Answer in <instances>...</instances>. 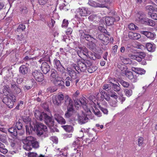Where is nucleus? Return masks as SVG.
<instances>
[{
	"label": "nucleus",
	"mask_w": 157,
	"mask_h": 157,
	"mask_svg": "<svg viewBox=\"0 0 157 157\" xmlns=\"http://www.w3.org/2000/svg\"><path fill=\"white\" fill-rule=\"evenodd\" d=\"M22 141L24 144L23 148L27 151H30L33 148H37L39 146V143L36 139L32 136H27Z\"/></svg>",
	"instance_id": "obj_1"
},
{
	"label": "nucleus",
	"mask_w": 157,
	"mask_h": 157,
	"mask_svg": "<svg viewBox=\"0 0 157 157\" xmlns=\"http://www.w3.org/2000/svg\"><path fill=\"white\" fill-rule=\"evenodd\" d=\"M78 66L75 68V70L79 72L78 70L81 71H84L87 67L92 65L91 62L87 59H81L77 62Z\"/></svg>",
	"instance_id": "obj_2"
},
{
	"label": "nucleus",
	"mask_w": 157,
	"mask_h": 157,
	"mask_svg": "<svg viewBox=\"0 0 157 157\" xmlns=\"http://www.w3.org/2000/svg\"><path fill=\"white\" fill-rule=\"evenodd\" d=\"M65 99H67L65 101L64 105L67 106V111L65 115L66 118H69L73 113V101L68 96L66 97Z\"/></svg>",
	"instance_id": "obj_3"
},
{
	"label": "nucleus",
	"mask_w": 157,
	"mask_h": 157,
	"mask_svg": "<svg viewBox=\"0 0 157 157\" xmlns=\"http://www.w3.org/2000/svg\"><path fill=\"white\" fill-rule=\"evenodd\" d=\"M34 127L38 136L43 135L45 137L48 136V133L47 132V128L45 125L41 123H37Z\"/></svg>",
	"instance_id": "obj_4"
},
{
	"label": "nucleus",
	"mask_w": 157,
	"mask_h": 157,
	"mask_svg": "<svg viewBox=\"0 0 157 157\" xmlns=\"http://www.w3.org/2000/svg\"><path fill=\"white\" fill-rule=\"evenodd\" d=\"M67 95L64 96L61 93H59L56 95H53L52 96V102L53 103L56 105L59 106L61 105V101H63L64 98L65 101L67 99L65 97Z\"/></svg>",
	"instance_id": "obj_5"
},
{
	"label": "nucleus",
	"mask_w": 157,
	"mask_h": 157,
	"mask_svg": "<svg viewBox=\"0 0 157 157\" xmlns=\"http://www.w3.org/2000/svg\"><path fill=\"white\" fill-rule=\"evenodd\" d=\"M32 75L36 81L39 82H42L44 79V75L40 70H35L33 71Z\"/></svg>",
	"instance_id": "obj_6"
},
{
	"label": "nucleus",
	"mask_w": 157,
	"mask_h": 157,
	"mask_svg": "<svg viewBox=\"0 0 157 157\" xmlns=\"http://www.w3.org/2000/svg\"><path fill=\"white\" fill-rule=\"evenodd\" d=\"M146 56L145 53L143 52H140L138 55H133L132 54H129L128 56L132 59H134L138 62L141 61L142 59H144Z\"/></svg>",
	"instance_id": "obj_7"
},
{
	"label": "nucleus",
	"mask_w": 157,
	"mask_h": 157,
	"mask_svg": "<svg viewBox=\"0 0 157 157\" xmlns=\"http://www.w3.org/2000/svg\"><path fill=\"white\" fill-rule=\"evenodd\" d=\"M43 61V59H40L38 62L40 64L42 62L41 67V70L44 74H46L50 70V68L47 63Z\"/></svg>",
	"instance_id": "obj_8"
},
{
	"label": "nucleus",
	"mask_w": 157,
	"mask_h": 157,
	"mask_svg": "<svg viewBox=\"0 0 157 157\" xmlns=\"http://www.w3.org/2000/svg\"><path fill=\"white\" fill-rule=\"evenodd\" d=\"M144 16L145 14L144 13L139 12L137 14L136 21L141 24L146 25L147 21L148 20V18L144 17Z\"/></svg>",
	"instance_id": "obj_9"
},
{
	"label": "nucleus",
	"mask_w": 157,
	"mask_h": 157,
	"mask_svg": "<svg viewBox=\"0 0 157 157\" xmlns=\"http://www.w3.org/2000/svg\"><path fill=\"white\" fill-rule=\"evenodd\" d=\"M43 120L44 119L45 123L49 127H52L54 125V120L50 116L48 115L46 113L43 115Z\"/></svg>",
	"instance_id": "obj_10"
},
{
	"label": "nucleus",
	"mask_w": 157,
	"mask_h": 157,
	"mask_svg": "<svg viewBox=\"0 0 157 157\" xmlns=\"http://www.w3.org/2000/svg\"><path fill=\"white\" fill-rule=\"evenodd\" d=\"M88 51L87 49L85 47H79L77 53L78 56L81 58L83 57V56H88Z\"/></svg>",
	"instance_id": "obj_11"
},
{
	"label": "nucleus",
	"mask_w": 157,
	"mask_h": 157,
	"mask_svg": "<svg viewBox=\"0 0 157 157\" xmlns=\"http://www.w3.org/2000/svg\"><path fill=\"white\" fill-rule=\"evenodd\" d=\"M53 63L55 68L59 71L63 72L65 70L64 68L61 64L59 60L56 59L54 60Z\"/></svg>",
	"instance_id": "obj_12"
},
{
	"label": "nucleus",
	"mask_w": 157,
	"mask_h": 157,
	"mask_svg": "<svg viewBox=\"0 0 157 157\" xmlns=\"http://www.w3.org/2000/svg\"><path fill=\"white\" fill-rule=\"evenodd\" d=\"M12 97H6L3 100V102L5 103L9 108H12L14 105L13 102L12 101Z\"/></svg>",
	"instance_id": "obj_13"
},
{
	"label": "nucleus",
	"mask_w": 157,
	"mask_h": 157,
	"mask_svg": "<svg viewBox=\"0 0 157 157\" xmlns=\"http://www.w3.org/2000/svg\"><path fill=\"white\" fill-rule=\"evenodd\" d=\"M81 37L82 39H85L88 41H93L94 40V42L97 41V40L92 36L84 32L81 33Z\"/></svg>",
	"instance_id": "obj_14"
},
{
	"label": "nucleus",
	"mask_w": 157,
	"mask_h": 157,
	"mask_svg": "<svg viewBox=\"0 0 157 157\" xmlns=\"http://www.w3.org/2000/svg\"><path fill=\"white\" fill-rule=\"evenodd\" d=\"M51 73L50 75V79L52 82H53L60 78L59 76V74L57 71L54 69H52Z\"/></svg>",
	"instance_id": "obj_15"
},
{
	"label": "nucleus",
	"mask_w": 157,
	"mask_h": 157,
	"mask_svg": "<svg viewBox=\"0 0 157 157\" xmlns=\"http://www.w3.org/2000/svg\"><path fill=\"white\" fill-rule=\"evenodd\" d=\"M98 38L104 44L107 45L109 43V38L103 34L98 35Z\"/></svg>",
	"instance_id": "obj_16"
},
{
	"label": "nucleus",
	"mask_w": 157,
	"mask_h": 157,
	"mask_svg": "<svg viewBox=\"0 0 157 157\" xmlns=\"http://www.w3.org/2000/svg\"><path fill=\"white\" fill-rule=\"evenodd\" d=\"M86 99L84 97L80 98L79 100L76 101H75L76 105H82L84 106L85 108L86 107Z\"/></svg>",
	"instance_id": "obj_17"
},
{
	"label": "nucleus",
	"mask_w": 157,
	"mask_h": 157,
	"mask_svg": "<svg viewBox=\"0 0 157 157\" xmlns=\"http://www.w3.org/2000/svg\"><path fill=\"white\" fill-rule=\"evenodd\" d=\"M125 75L127 77L131 79L133 82H136V81L137 77L136 75H134L132 72L129 71L126 72Z\"/></svg>",
	"instance_id": "obj_18"
},
{
	"label": "nucleus",
	"mask_w": 157,
	"mask_h": 157,
	"mask_svg": "<svg viewBox=\"0 0 157 157\" xmlns=\"http://www.w3.org/2000/svg\"><path fill=\"white\" fill-rule=\"evenodd\" d=\"M55 119L58 122V123L62 124H64L66 123L65 120L59 114L56 113L54 115Z\"/></svg>",
	"instance_id": "obj_19"
},
{
	"label": "nucleus",
	"mask_w": 157,
	"mask_h": 157,
	"mask_svg": "<svg viewBox=\"0 0 157 157\" xmlns=\"http://www.w3.org/2000/svg\"><path fill=\"white\" fill-rule=\"evenodd\" d=\"M29 68L28 66L25 65H22L21 66L19 69V71L20 73L23 75H25L28 72Z\"/></svg>",
	"instance_id": "obj_20"
},
{
	"label": "nucleus",
	"mask_w": 157,
	"mask_h": 157,
	"mask_svg": "<svg viewBox=\"0 0 157 157\" xmlns=\"http://www.w3.org/2000/svg\"><path fill=\"white\" fill-rule=\"evenodd\" d=\"M60 79V78L58 79L53 82V83L55 86L58 87L60 88L63 89L65 87L64 85V82L63 81Z\"/></svg>",
	"instance_id": "obj_21"
},
{
	"label": "nucleus",
	"mask_w": 157,
	"mask_h": 157,
	"mask_svg": "<svg viewBox=\"0 0 157 157\" xmlns=\"http://www.w3.org/2000/svg\"><path fill=\"white\" fill-rule=\"evenodd\" d=\"M77 11L82 16H86L88 13L87 9L84 7L79 8L78 9Z\"/></svg>",
	"instance_id": "obj_22"
},
{
	"label": "nucleus",
	"mask_w": 157,
	"mask_h": 157,
	"mask_svg": "<svg viewBox=\"0 0 157 157\" xmlns=\"http://www.w3.org/2000/svg\"><path fill=\"white\" fill-rule=\"evenodd\" d=\"M128 37L131 39L137 40L141 36L139 34L130 32L128 33Z\"/></svg>",
	"instance_id": "obj_23"
},
{
	"label": "nucleus",
	"mask_w": 157,
	"mask_h": 157,
	"mask_svg": "<svg viewBox=\"0 0 157 157\" xmlns=\"http://www.w3.org/2000/svg\"><path fill=\"white\" fill-rule=\"evenodd\" d=\"M105 23L107 25H112L115 21V18L112 17H106L105 18Z\"/></svg>",
	"instance_id": "obj_24"
},
{
	"label": "nucleus",
	"mask_w": 157,
	"mask_h": 157,
	"mask_svg": "<svg viewBox=\"0 0 157 157\" xmlns=\"http://www.w3.org/2000/svg\"><path fill=\"white\" fill-rule=\"evenodd\" d=\"M44 112H41L38 110H35L34 112V115L35 117L38 120L42 121L43 120V117Z\"/></svg>",
	"instance_id": "obj_25"
},
{
	"label": "nucleus",
	"mask_w": 157,
	"mask_h": 157,
	"mask_svg": "<svg viewBox=\"0 0 157 157\" xmlns=\"http://www.w3.org/2000/svg\"><path fill=\"white\" fill-rule=\"evenodd\" d=\"M65 84L66 86L69 87L71 86H73L74 83V80H72V78H71L69 77H67L65 80Z\"/></svg>",
	"instance_id": "obj_26"
},
{
	"label": "nucleus",
	"mask_w": 157,
	"mask_h": 157,
	"mask_svg": "<svg viewBox=\"0 0 157 157\" xmlns=\"http://www.w3.org/2000/svg\"><path fill=\"white\" fill-rule=\"evenodd\" d=\"M146 47L147 50L150 52H154L155 49V45L154 44H151L149 43H147L146 44Z\"/></svg>",
	"instance_id": "obj_27"
},
{
	"label": "nucleus",
	"mask_w": 157,
	"mask_h": 157,
	"mask_svg": "<svg viewBox=\"0 0 157 157\" xmlns=\"http://www.w3.org/2000/svg\"><path fill=\"white\" fill-rule=\"evenodd\" d=\"M132 69L136 73L141 75L144 74L146 72L144 69L141 68L133 67Z\"/></svg>",
	"instance_id": "obj_28"
},
{
	"label": "nucleus",
	"mask_w": 157,
	"mask_h": 157,
	"mask_svg": "<svg viewBox=\"0 0 157 157\" xmlns=\"http://www.w3.org/2000/svg\"><path fill=\"white\" fill-rule=\"evenodd\" d=\"M141 33L146 36L147 37L153 39L155 35L153 33L146 31H141Z\"/></svg>",
	"instance_id": "obj_29"
},
{
	"label": "nucleus",
	"mask_w": 157,
	"mask_h": 157,
	"mask_svg": "<svg viewBox=\"0 0 157 157\" xmlns=\"http://www.w3.org/2000/svg\"><path fill=\"white\" fill-rule=\"evenodd\" d=\"M68 72L71 78H72V80H74L77 77L76 72L75 71L72 69H70L68 71Z\"/></svg>",
	"instance_id": "obj_30"
},
{
	"label": "nucleus",
	"mask_w": 157,
	"mask_h": 157,
	"mask_svg": "<svg viewBox=\"0 0 157 157\" xmlns=\"http://www.w3.org/2000/svg\"><path fill=\"white\" fill-rule=\"evenodd\" d=\"M88 118L85 116H79L78 117V122L81 124H84L87 122Z\"/></svg>",
	"instance_id": "obj_31"
},
{
	"label": "nucleus",
	"mask_w": 157,
	"mask_h": 157,
	"mask_svg": "<svg viewBox=\"0 0 157 157\" xmlns=\"http://www.w3.org/2000/svg\"><path fill=\"white\" fill-rule=\"evenodd\" d=\"M88 55L86 56L89 57L90 59L93 60H96L97 58L99 59V58L97 57V56L99 57H100V56H98L97 54L93 53L90 52H88Z\"/></svg>",
	"instance_id": "obj_32"
},
{
	"label": "nucleus",
	"mask_w": 157,
	"mask_h": 157,
	"mask_svg": "<svg viewBox=\"0 0 157 157\" xmlns=\"http://www.w3.org/2000/svg\"><path fill=\"white\" fill-rule=\"evenodd\" d=\"M115 84H113V85L112 86V88L116 92L120 91L121 90L120 85L117 82Z\"/></svg>",
	"instance_id": "obj_33"
},
{
	"label": "nucleus",
	"mask_w": 157,
	"mask_h": 157,
	"mask_svg": "<svg viewBox=\"0 0 157 157\" xmlns=\"http://www.w3.org/2000/svg\"><path fill=\"white\" fill-rule=\"evenodd\" d=\"M98 1L101 3H99V7H104L106 6V4L109 3L110 0H98Z\"/></svg>",
	"instance_id": "obj_34"
},
{
	"label": "nucleus",
	"mask_w": 157,
	"mask_h": 157,
	"mask_svg": "<svg viewBox=\"0 0 157 157\" xmlns=\"http://www.w3.org/2000/svg\"><path fill=\"white\" fill-rule=\"evenodd\" d=\"M8 131L15 136H17V130L14 127H12L9 128Z\"/></svg>",
	"instance_id": "obj_35"
},
{
	"label": "nucleus",
	"mask_w": 157,
	"mask_h": 157,
	"mask_svg": "<svg viewBox=\"0 0 157 157\" xmlns=\"http://www.w3.org/2000/svg\"><path fill=\"white\" fill-rule=\"evenodd\" d=\"M62 127L67 132H71L73 130V128L71 125H63Z\"/></svg>",
	"instance_id": "obj_36"
},
{
	"label": "nucleus",
	"mask_w": 157,
	"mask_h": 157,
	"mask_svg": "<svg viewBox=\"0 0 157 157\" xmlns=\"http://www.w3.org/2000/svg\"><path fill=\"white\" fill-rule=\"evenodd\" d=\"M88 71L90 73H92L94 72L97 69V67L92 66V64L87 68Z\"/></svg>",
	"instance_id": "obj_37"
},
{
	"label": "nucleus",
	"mask_w": 157,
	"mask_h": 157,
	"mask_svg": "<svg viewBox=\"0 0 157 157\" xmlns=\"http://www.w3.org/2000/svg\"><path fill=\"white\" fill-rule=\"evenodd\" d=\"M25 29V26L23 24L19 25L17 27L16 31L18 32H21Z\"/></svg>",
	"instance_id": "obj_38"
},
{
	"label": "nucleus",
	"mask_w": 157,
	"mask_h": 157,
	"mask_svg": "<svg viewBox=\"0 0 157 157\" xmlns=\"http://www.w3.org/2000/svg\"><path fill=\"white\" fill-rule=\"evenodd\" d=\"M88 4L94 7H99V3H97L95 2L93 0H91L89 1Z\"/></svg>",
	"instance_id": "obj_39"
},
{
	"label": "nucleus",
	"mask_w": 157,
	"mask_h": 157,
	"mask_svg": "<svg viewBox=\"0 0 157 157\" xmlns=\"http://www.w3.org/2000/svg\"><path fill=\"white\" fill-rule=\"evenodd\" d=\"M111 87V86L109 84H105L102 87V89L106 91L110 90Z\"/></svg>",
	"instance_id": "obj_40"
},
{
	"label": "nucleus",
	"mask_w": 157,
	"mask_h": 157,
	"mask_svg": "<svg viewBox=\"0 0 157 157\" xmlns=\"http://www.w3.org/2000/svg\"><path fill=\"white\" fill-rule=\"evenodd\" d=\"M155 25V23L154 21L148 18V20L147 21V23H146V25H147L151 26H153Z\"/></svg>",
	"instance_id": "obj_41"
},
{
	"label": "nucleus",
	"mask_w": 157,
	"mask_h": 157,
	"mask_svg": "<svg viewBox=\"0 0 157 157\" xmlns=\"http://www.w3.org/2000/svg\"><path fill=\"white\" fill-rule=\"evenodd\" d=\"M124 92L125 95L128 97H130L132 94V90H128L127 89L125 90Z\"/></svg>",
	"instance_id": "obj_42"
},
{
	"label": "nucleus",
	"mask_w": 157,
	"mask_h": 157,
	"mask_svg": "<svg viewBox=\"0 0 157 157\" xmlns=\"http://www.w3.org/2000/svg\"><path fill=\"white\" fill-rule=\"evenodd\" d=\"M148 15L150 16L151 18L154 20H157V14L154 13H151V12H148Z\"/></svg>",
	"instance_id": "obj_43"
},
{
	"label": "nucleus",
	"mask_w": 157,
	"mask_h": 157,
	"mask_svg": "<svg viewBox=\"0 0 157 157\" xmlns=\"http://www.w3.org/2000/svg\"><path fill=\"white\" fill-rule=\"evenodd\" d=\"M93 112L94 114L98 117H100L101 116V113L98 109L95 108Z\"/></svg>",
	"instance_id": "obj_44"
},
{
	"label": "nucleus",
	"mask_w": 157,
	"mask_h": 157,
	"mask_svg": "<svg viewBox=\"0 0 157 157\" xmlns=\"http://www.w3.org/2000/svg\"><path fill=\"white\" fill-rule=\"evenodd\" d=\"M22 124L20 120H19L16 123V126L18 130H19L22 129Z\"/></svg>",
	"instance_id": "obj_45"
},
{
	"label": "nucleus",
	"mask_w": 157,
	"mask_h": 157,
	"mask_svg": "<svg viewBox=\"0 0 157 157\" xmlns=\"http://www.w3.org/2000/svg\"><path fill=\"white\" fill-rule=\"evenodd\" d=\"M16 39L19 41H22L25 40V37L22 34L20 35H17Z\"/></svg>",
	"instance_id": "obj_46"
},
{
	"label": "nucleus",
	"mask_w": 157,
	"mask_h": 157,
	"mask_svg": "<svg viewBox=\"0 0 157 157\" xmlns=\"http://www.w3.org/2000/svg\"><path fill=\"white\" fill-rule=\"evenodd\" d=\"M29 157H44V155H41L39 157H37V154L36 153L34 152L30 153L28 154Z\"/></svg>",
	"instance_id": "obj_47"
},
{
	"label": "nucleus",
	"mask_w": 157,
	"mask_h": 157,
	"mask_svg": "<svg viewBox=\"0 0 157 157\" xmlns=\"http://www.w3.org/2000/svg\"><path fill=\"white\" fill-rule=\"evenodd\" d=\"M128 28L130 30H134L138 28V27L135 25L133 23H131L128 25Z\"/></svg>",
	"instance_id": "obj_48"
},
{
	"label": "nucleus",
	"mask_w": 157,
	"mask_h": 157,
	"mask_svg": "<svg viewBox=\"0 0 157 157\" xmlns=\"http://www.w3.org/2000/svg\"><path fill=\"white\" fill-rule=\"evenodd\" d=\"M121 60L122 62L124 64H127L129 63L130 59L128 58H124L123 57H121Z\"/></svg>",
	"instance_id": "obj_49"
},
{
	"label": "nucleus",
	"mask_w": 157,
	"mask_h": 157,
	"mask_svg": "<svg viewBox=\"0 0 157 157\" xmlns=\"http://www.w3.org/2000/svg\"><path fill=\"white\" fill-rule=\"evenodd\" d=\"M109 105L110 106L113 107H117V105L116 100H111L109 102Z\"/></svg>",
	"instance_id": "obj_50"
},
{
	"label": "nucleus",
	"mask_w": 157,
	"mask_h": 157,
	"mask_svg": "<svg viewBox=\"0 0 157 157\" xmlns=\"http://www.w3.org/2000/svg\"><path fill=\"white\" fill-rule=\"evenodd\" d=\"M120 83L124 87H128L129 86V84L128 82L124 80H121Z\"/></svg>",
	"instance_id": "obj_51"
},
{
	"label": "nucleus",
	"mask_w": 157,
	"mask_h": 157,
	"mask_svg": "<svg viewBox=\"0 0 157 157\" xmlns=\"http://www.w3.org/2000/svg\"><path fill=\"white\" fill-rule=\"evenodd\" d=\"M99 108L105 114H107L108 111L107 109L101 107L100 105H99Z\"/></svg>",
	"instance_id": "obj_52"
},
{
	"label": "nucleus",
	"mask_w": 157,
	"mask_h": 157,
	"mask_svg": "<svg viewBox=\"0 0 157 157\" xmlns=\"http://www.w3.org/2000/svg\"><path fill=\"white\" fill-rule=\"evenodd\" d=\"M144 138L142 137H140L138 141V144L139 146H141L144 143Z\"/></svg>",
	"instance_id": "obj_53"
},
{
	"label": "nucleus",
	"mask_w": 157,
	"mask_h": 157,
	"mask_svg": "<svg viewBox=\"0 0 157 157\" xmlns=\"http://www.w3.org/2000/svg\"><path fill=\"white\" fill-rule=\"evenodd\" d=\"M146 8L147 10H149L150 11L153 12L155 10V8L153 6L151 5H148L146 7Z\"/></svg>",
	"instance_id": "obj_54"
},
{
	"label": "nucleus",
	"mask_w": 157,
	"mask_h": 157,
	"mask_svg": "<svg viewBox=\"0 0 157 157\" xmlns=\"http://www.w3.org/2000/svg\"><path fill=\"white\" fill-rule=\"evenodd\" d=\"M50 139L54 143H57L58 141V138L56 136H52L50 138Z\"/></svg>",
	"instance_id": "obj_55"
},
{
	"label": "nucleus",
	"mask_w": 157,
	"mask_h": 157,
	"mask_svg": "<svg viewBox=\"0 0 157 157\" xmlns=\"http://www.w3.org/2000/svg\"><path fill=\"white\" fill-rule=\"evenodd\" d=\"M0 141L3 143H5L6 141V137L0 135Z\"/></svg>",
	"instance_id": "obj_56"
},
{
	"label": "nucleus",
	"mask_w": 157,
	"mask_h": 157,
	"mask_svg": "<svg viewBox=\"0 0 157 157\" xmlns=\"http://www.w3.org/2000/svg\"><path fill=\"white\" fill-rule=\"evenodd\" d=\"M56 90L52 87H50L47 89L48 92H50V93H53Z\"/></svg>",
	"instance_id": "obj_57"
},
{
	"label": "nucleus",
	"mask_w": 157,
	"mask_h": 157,
	"mask_svg": "<svg viewBox=\"0 0 157 157\" xmlns=\"http://www.w3.org/2000/svg\"><path fill=\"white\" fill-rule=\"evenodd\" d=\"M55 23V21L53 20L52 19H51V22L50 23L48 24V25L49 27L50 28H52L54 26V24Z\"/></svg>",
	"instance_id": "obj_58"
},
{
	"label": "nucleus",
	"mask_w": 157,
	"mask_h": 157,
	"mask_svg": "<svg viewBox=\"0 0 157 157\" xmlns=\"http://www.w3.org/2000/svg\"><path fill=\"white\" fill-rule=\"evenodd\" d=\"M48 0H38L39 4L41 5H43L46 3Z\"/></svg>",
	"instance_id": "obj_59"
},
{
	"label": "nucleus",
	"mask_w": 157,
	"mask_h": 157,
	"mask_svg": "<svg viewBox=\"0 0 157 157\" xmlns=\"http://www.w3.org/2000/svg\"><path fill=\"white\" fill-rule=\"evenodd\" d=\"M68 21L65 19H64L63 21L62 26L63 27H67L68 25Z\"/></svg>",
	"instance_id": "obj_60"
},
{
	"label": "nucleus",
	"mask_w": 157,
	"mask_h": 157,
	"mask_svg": "<svg viewBox=\"0 0 157 157\" xmlns=\"http://www.w3.org/2000/svg\"><path fill=\"white\" fill-rule=\"evenodd\" d=\"M13 91L16 94H19L21 92V89L17 86L13 90Z\"/></svg>",
	"instance_id": "obj_61"
},
{
	"label": "nucleus",
	"mask_w": 157,
	"mask_h": 157,
	"mask_svg": "<svg viewBox=\"0 0 157 157\" xmlns=\"http://www.w3.org/2000/svg\"><path fill=\"white\" fill-rule=\"evenodd\" d=\"M100 92L101 95V97L102 98H103V97L105 95H107V93L102 90H100Z\"/></svg>",
	"instance_id": "obj_62"
},
{
	"label": "nucleus",
	"mask_w": 157,
	"mask_h": 157,
	"mask_svg": "<svg viewBox=\"0 0 157 157\" xmlns=\"http://www.w3.org/2000/svg\"><path fill=\"white\" fill-rule=\"evenodd\" d=\"M115 82H116V81L115 79L113 78H111L110 79V78H109V80H108V82L109 83H111L112 85H113V84L115 83Z\"/></svg>",
	"instance_id": "obj_63"
},
{
	"label": "nucleus",
	"mask_w": 157,
	"mask_h": 157,
	"mask_svg": "<svg viewBox=\"0 0 157 157\" xmlns=\"http://www.w3.org/2000/svg\"><path fill=\"white\" fill-rule=\"evenodd\" d=\"M0 151L3 154H6L8 152V150L6 148H3L0 149Z\"/></svg>",
	"instance_id": "obj_64"
}]
</instances>
